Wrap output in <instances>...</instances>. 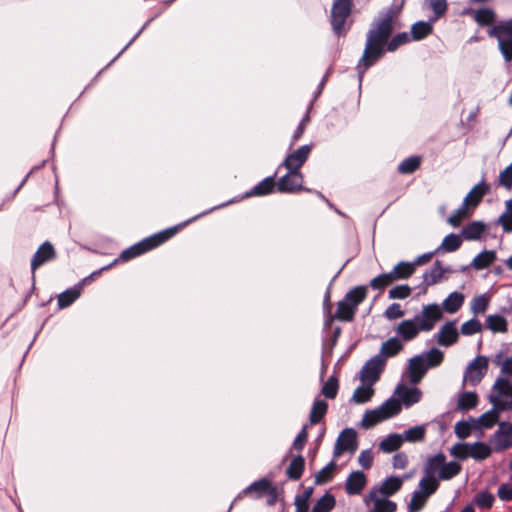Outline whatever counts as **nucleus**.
Here are the masks:
<instances>
[{
  "label": "nucleus",
  "instance_id": "nucleus-50",
  "mask_svg": "<svg viewBox=\"0 0 512 512\" xmlns=\"http://www.w3.org/2000/svg\"><path fill=\"white\" fill-rule=\"evenodd\" d=\"M473 430H477L475 423L471 421V417L467 421H458L455 424V434L460 439H465L470 436Z\"/></svg>",
  "mask_w": 512,
  "mask_h": 512
},
{
  "label": "nucleus",
  "instance_id": "nucleus-62",
  "mask_svg": "<svg viewBox=\"0 0 512 512\" xmlns=\"http://www.w3.org/2000/svg\"><path fill=\"white\" fill-rule=\"evenodd\" d=\"M498 185L507 190L512 189V163L500 172L498 176Z\"/></svg>",
  "mask_w": 512,
  "mask_h": 512
},
{
  "label": "nucleus",
  "instance_id": "nucleus-61",
  "mask_svg": "<svg viewBox=\"0 0 512 512\" xmlns=\"http://www.w3.org/2000/svg\"><path fill=\"white\" fill-rule=\"evenodd\" d=\"M425 1L429 3V7L434 12V18L432 19V21L437 20L438 18H440L442 15L445 14V12L447 10V1L446 0H425Z\"/></svg>",
  "mask_w": 512,
  "mask_h": 512
},
{
  "label": "nucleus",
  "instance_id": "nucleus-53",
  "mask_svg": "<svg viewBox=\"0 0 512 512\" xmlns=\"http://www.w3.org/2000/svg\"><path fill=\"white\" fill-rule=\"evenodd\" d=\"M493 362L500 367L501 374L505 377L512 376V356L503 359V353L499 352L495 355Z\"/></svg>",
  "mask_w": 512,
  "mask_h": 512
},
{
  "label": "nucleus",
  "instance_id": "nucleus-20",
  "mask_svg": "<svg viewBox=\"0 0 512 512\" xmlns=\"http://www.w3.org/2000/svg\"><path fill=\"white\" fill-rule=\"evenodd\" d=\"M366 485V476L361 471L352 472L346 480L345 491L348 495H358Z\"/></svg>",
  "mask_w": 512,
  "mask_h": 512
},
{
  "label": "nucleus",
  "instance_id": "nucleus-31",
  "mask_svg": "<svg viewBox=\"0 0 512 512\" xmlns=\"http://www.w3.org/2000/svg\"><path fill=\"white\" fill-rule=\"evenodd\" d=\"M496 260L494 250H484L475 256L471 266L476 270H482L489 267Z\"/></svg>",
  "mask_w": 512,
  "mask_h": 512
},
{
  "label": "nucleus",
  "instance_id": "nucleus-5",
  "mask_svg": "<svg viewBox=\"0 0 512 512\" xmlns=\"http://www.w3.org/2000/svg\"><path fill=\"white\" fill-rule=\"evenodd\" d=\"M488 401L502 412L512 410V384L507 378L499 376L495 380Z\"/></svg>",
  "mask_w": 512,
  "mask_h": 512
},
{
  "label": "nucleus",
  "instance_id": "nucleus-51",
  "mask_svg": "<svg viewBox=\"0 0 512 512\" xmlns=\"http://www.w3.org/2000/svg\"><path fill=\"white\" fill-rule=\"evenodd\" d=\"M335 506V499L331 494H324L313 506L312 512H330Z\"/></svg>",
  "mask_w": 512,
  "mask_h": 512
},
{
  "label": "nucleus",
  "instance_id": "nucleus-7",
  "mask_svg": "<svg viewBox=\"0 0 512 512\" xmlns=\"http://www.w3.org/2000/svg\"><path fill=\"white\" fill-rule=\"evenodd\" d=\"M401 411V404L394 398L386 400L378 408L366 411L362 419L364 428H371L376 424L397 415Z\"/></svg>",
  "mask_w": 512,
  "mask_h": 512
},
{
  "label": "nucleus",
  "instance_id": "nucleus-12",
  "mask_svg": "<svg viewBox=\"0 0 512 512\" xmlns=\"http://www.w3.org/2000/svg\"><path fill=\"white\" fill-rule=\"evenodd\" d=\"M311 149V145H303L296 151L289 153L280 165L279 169L281 167H285L289 171L300 172V168L308 159Z\"/></svg>",
  "mask_w": 512,
  "mask_h": 512
},
{
  "label": "nucleus",
  "instance_id": "nucleus-45",
  "mask_svg": "<svg viewBox=\"0 0 512 512\" xmlns=\"http://www.w3.org/2000/svg\"><path fill=\"white\" fill-rule=\"evenodd\" d=\"M478 395L475 392H463L459 395L457 408L461 411H468L476 407Z\"/></svg>",
  "mask_w": 512,
  "mask_h": 512
},
{
  "label": "nucleus",
  "instance_id": "nucleus-11",
  "mask_svg": "<svg viewBox=\"0 0 512 512\" xmlns=\"http://www.w3.org/2000/svg\"><path fill=\"white\" fill-rule=\"evenodd\" d=\"M358 448L356 432L352 428L344 429L334 447V457H339L343 452H349L353 454Z\"/></svg>",
  "mask_w": 512,
  "mask_h": 512
},
{
  "label": "nucleus",
  "instance_id": "nucleus-64",
  "mask_svg": "<svg viewBox=\"0 0 512 512\" xmlns=\"http://www.w3.org/2000/svg\"><path fill=\"white\" fill-rule=\"evenodd\" d=\"M394 281H392L389 272L378 275L370 281V287L376 290H381L386 286H389Z\"/></svg>",
  "mask_w": 512,
  "mask_h": 512
},
{
  "label": "nucleus",
  "instance_id": "nucleus-1",
  "mask_svg": "<svg viewBox=\"0 0 512 512\" xmlns=\"http://www.w3.org/2000/svg\"><path fill=\"white\" fill-rule=\"evenodd\" d=\"M402 5L392 4L381 10L366 33V43L362 57L358 61L357 71L360 81L364 73L373 66L385 52H394L412 39L408 32H401L391 37L395 29L401 28L399 16Z\"/></svg>",
  "mask_w": 512,
  "mask_h": 512
},
{
  "label": "nucleus",
  "instance_id": "nucleus-58",
  "mask_svg": "<svg viewBox=\"0 0 512 512\" xmlns=\"http://www.w3.org/2000/svg\"><path fill=\"white\" fill-rule=\"evenodd\" d=\"M489 305V299L486 295H479L472 300L471 311L475 315L483 314Z\"/></svg>",
  "mask_w": 512,
  "mask_h": 512
},
{
  "label": "nucleus",
  "instance_id": "nucleus-39",
  "mask_svg": "<svg viewBox=\"0 0 512 512\" xmlns=\"http://www.w3.org/2000/svg\"><path fill=\"white\" fill-rule=\"evenodd\" d=\"M461 472V465L456 461L446 462V456L443 458V466L440 473V481H447Z\"/></svg>",
  "mask_w": 512,
  "mask_h": 512
},
{
  "label": "nucleus",
  "instance_id": "nucleus-47",
  "mask_svg": "<svg viewBox=\"0 0 512 512\" xmlns=\"http://www.w3.org/2000/svg\"><path fill=\"white\" fill-rule=\"evenodd\" d=\"M374 394V390L372 385L366 384L363 386H359L355 389L352 395V401L358 404H363L368 402Z\"/></svg>",
  "mask_w": 512,
  "mask_h": 512
},
{
  "label": "nucleus",
  "instance_id": "nucleus-44",
  "mask_svg": "<svg viewBox=\"0 0 512 512\" xmlns=\"http://www.w3.org/2000/svg\"><path fill=\"white\" fill-rule=\"evenodd\" d=\"M497 223L501 225L505 233L512 232V199L505 201V210L499 216Z\"/></svg>",
  "mask_w": 512,
  "mask_h": 512
},
{
  "label": "nucleus",
  "instance_id": "nucleus-63",
  "mask_svg": "<svg viewBox=\"0 0 512 512\" xmlns=\"http://www.w3.org/2000/svg\"><path fill=\"white\" fill-rule=\"evenodd\" d=\"M411 294V288L408 285H397L389 290L390 299H405Z\"/></svg>",
  "mask_w": 512,
  "mask_h": 512
},
{
  "label": "nucleus",
  "instance_id": "nucleus-17",
  "mask_svg": "<svg viewBox=\"0 0 512 512\" xmlns=\"http://www.w3.org/2000/svg\"><path fill=\"white\" fill-rule=\"evenodd\" d=\"M398 396V402H402L406 407H410L415 403H418L421 399L422 393L418 388L407 387L399 384L395 390Z\"/></svg>",
  "mask_w": 512,
  "mask_h": 512
},
{
  "label": "nucleus",
  "instance_id": "nucleus-49",
  "mask_svg": "<svg viewBox=\"0 0 512 512\" xmlns=\"http://www.w3.org/2000/svg\"><path fill=\"white\" fill-rule=\"evenodd\" d=\"M471 207L468 206L467 204L465 205L464 202H462L461 206L456 209L448 218V223L450 225H452L453 227H458L460 226L461 222L469 217L470 213H469V209Z\"/></svg>",
  "mask_w": 512,
  "mask_h": 512
},
{
  "label": "nucleus",
  "instance_id": "nucleus-15",
  "mask_svg": "<svg viewBox=\"0 0 512 512\" xmlns=\"http://www.w3.org/2000/svg\"><path fill=\"white\" fill-rule=\"evenodd\" d=\"M55 258V250L50 242H44L37 249L31 260V270L34 274L35 270L46 262Z\"/></svg>",
  "mask_w": 512,
  "mask_h": 512
},
{
  "label": "nucleus",
  "instance_id": "nucleus-56",
  "mask_svg": "<svg viewBox=\"0 0 512 512\" xmlns=\"http://www.w3.org/2000/svg\"><path fill=\"white\" fill-rule=\"evenodd\" d=\"M338 379L335 376H330L322 386V394L328 399H334L338 392Z\"/></svg>",
  "mask_w": 512,
  "mask_h": 512
},
{
  "label": "nucleus",
  "instance_id": "nucleus-34",
  "mask_svg": "<svg viewBox=\"0 0 512 512\" xmlns=\"http://www.w3.org/2000/svg\"><path fill=\"white\" fill-rule=\"evenodd\" d=\"M402 484L403 481L401 478L396 476L388 477L383 481L379 492L386 497L392 496L401 489Z\"/></svg>",
  "mask_w": 512,
  "mask_h": 512
},
{
  "label": "nucleus",
  "instance_id": "nucleus-46",
  "mask_svg": "<svg viewBox=\"0 0 512 512\" xmlns=\"http://www.w3.org/2000/svg\"><path fill=\"white\" fill-rule=\"evenodd\" d=\"M367 295V287L366 286H357L353 289L349 290L346 293V300L352 304L354 308L357 307L364 301Z\"/></svg>",
  "mask_w": 512,
  "mask_h": 512
},
{
  "label": "nucleus",
  "instance_id": "nucleus-40",
  "mask_svg": "<svg viewBox=\"0 0 512 512\" xmlns=\"http://www.w3.org/2000/svg\"><path fill=\"white\" fill-rule=\"evenodd\" d=\"M432 29V25L429 22L418 21L411 27V39L414 41L422 40L432 32Z\"/></svg>",
  "mask_w": 512,
  "mask_h": 512
},
{
  "label": "nucleus",
  "instance_id": "nucleus-23",
  "mask_svg": "<svg viewBox=\"0 0 512 512\" xmlns=\"http://www.w3.org/2000/svg\"><path fill=\"white\" fill-rule=\"evenodd\" d=\"M403 349V343L398 337H391L387 341L383 342L380 351L377 356H381V359H385L396 356Z\"/></svg>",
  "mask_w": 512,
  "mask_h": 512
},
{
  "label": "nucleus",
  "instance_id": "nucleus-42",
  "mask_svg": "<svg viewBox=\"0 0 512 512\" xmlns=\"http://www.w3.org/2000/svg\"><path fill=\"white\" fill-rule=\"evenodd\" d=\"M429 368L438 367L444 359V353L438 348H432L419 355Z\"/></svg>",
  "mask_w": 512,
  "mask_h": 512
},
{
  "label": "nucleus",
  "instance_id": "nucleus-16",
  "mask_svg": "<svg viewBox=\"0 0 512 512\" xmlns=\"http://www.w3.org/2000/svg\"><path fill=\"white\" fill-rule=\"evenodd\" d=\"M428 369L429 367L419 355L412 357L408 365L409 382L413 385L418 384Z\"/></svg>",
  "mask_w": 512,
  "mask_h": 512
},
{
  "label": "nucleus",
  "instance_id": "nucleus-29",
  "mask_svg": "<svg viewBox=\"0 0 512 512\" xmlns=\"http://www.w3.org/2000/svg\"><path fill=\"white\" fill-rule=\"evenodd\" d=\"M486 227L481 221H472L463 227L461 235L466 240H477L484 233Z\"/></svg>",
  "mask_w": 512,
  "mask_h": 512
},
{
  "label": "nucleus",
  "instance_id": "nucleus-22",
  "mask_svg": "<svg viewBox=\"0 0 512 512\" xmlns=\"http://www.w3.org/2000/svg\"><path fill=\"white\" fill-rule=\"evenodd\" d=\"M443 453H437L429 457L423 467V473L429 477L437 478L440 482V473L443 466Z\"/></svg>",
  "mask_w": 512,
  "mask_h": 512
},
{
  "label": "nucleus",
  "instance_id": "nucleus-36",
  "mask_svg": "<svg viewBox=\"0 0 512 512\" xmlns=\"http://www.w3.org/2000/svg\"><path fill=\"white\" fill-rule=\"evenodd\" d=\"M470 457L476 461H483L487 459L493 450L488 444L484 442H475L470 444Z\"/></svg>",
  "mask_w": 512,
  "mask_h": 512
},
{
  "label": "nucleus",
  "instance_id": "nucleus-59",
  "mask_svg": "<svg viewBox=\"0 0 512 512\" xmlns=\"http://www.w3.org/2000/svg\"><path fill=\"white\" fill-rule=\"evenodd\" d=\"M481 329V322L478 319L472 318L462 324L460 331L463 335L470 336L480 332Z\"/></svg>",
  "mask_w": 512,
  "mask_h": 512
},
{
  "label": "nucleus",
  "instance_id": "nucleus-43",
  "mask_svg": "<svg viewBox=\"0 0 512 512\" xmlns=\"http://www.w3.org/2000/svg\"><path fill=\"white\" fill-rule=\"evenodd\" d=\"M271 488V482L265 478H262L246 487L243 490V494L256 493V498H260L264 493L268 492Z\"/></svg>",
  "mask_w": 512,
  "mask_h": 512
},
{
  "label": "nucleus",
  "instance_id": "nucleus-9",
  "mask_svg": "<svg viewBox=\"0 0 512 512\" xmlns=\"http://www.w3.org/2000/svg\"><path fill=\"white\" fill-rule=\"evenodd\" d=\"M490 443L495 452H503L512 448V422H499L498 429L491 436Z\"/></svg>",
  "mask_w": 512,
  "mask_h": 512
},
{
  "label": "nucleus",
  "instance_id": "nucleus-21",
  "mask_svg": "<svg viewBox=\"0 0 512 512\" xmlns=\"http://www.w3.org/2000/svg\"><path fill=\"white\" fill-rule=\"evenodd\" d=\"M489 191L488 185H486L485 181L482 180L477 185H475L470 192L463 199L465 205L471 207V209H475L478 204L481 202L484 195Z\"/></svg>",
  "mask_w": 512,
  "mask_h": 512
},
{
  "label": "nucleus",
  "instance_id": "nucleus-33",
  "mask_svg": "<svg viewBox=\"0 0 512 512\" xmlns=\"http://www.w3.org/2000/svg\"><path fill=\"white\" fill-rule=\"evenodd\" d=\"M304 467V457L301 455L294 457L286 470L287 477L291 480H299L303 474Z\"/></svg>",
  "mask_w": 512,
  "mask_h": 512
},
{
  "label": "nucleus",
  "instance_id": "nucleus-37",
  "mask_svg": "<svg viewBox=\"0 0 512 512\" xmlns=\"http://www.w3.org/2000/svg\"><path fill=\"white\" fill-rule=\"evenodd\" d=\"M461 244V236L450 233L443 239L441 245L436 248V252H454L460 248Z\"/></svg>",
  "mask_w": 512,
  "mask_h": 512
},
{
  "label": "nucleus",
  "instance_id": "nucleus-10",
  "mask_svg": "<svg viewBox=\"0 0 512 512\" xmlns=\"http://www.w3.org/2000/svg\"><path fill=\"white\" fill-rule=\"evenodd\" d=\"M385 365V359H381V356H373L363 365L362 369L360 370V380L364 384L373 385L379 380Z\"/></svg>",
  "mask_w": 512,
  "mask_h": 512
},
{
  "label": "nucleus",
  "instance_id": "nucleus-57",
  "mask_svg": "<svg viewBox=\"0 0 512 512\" xmlns=\"http://www.w3.org/2000/svg\"><path fill=\"white\" fill-rule=\"evenodd\" d=\"M469 443H456L450 449V454L460 460L470 457Z\"/></svg>",
  "mask_w": 512,
  "mask_h": 512
},
{
  "label": "nucleus",
  "instance_id": "nucleus-25",
  "mask_svg": "<svg viewBox=\"0 0 512 512\" xmlns=\"http://www.w3.org/2000/svg\"><path fill=\"white\" fill-rule=\"evenodd\" d=\"M87 279H84L81 283L75 285L72 288H69L59 294L58 296V306L60 308H66L70 306L81 294L83 283Z\"/></svg>",
  "mask_w": 512,
  "mask_h": 512
},
{
  "label": "nucleus",
  "instance_id": "nucleus-26",
  "mask_svg": "<svg viewBox=\"0 0 512 512\" xmlns=\"http://www.w3.org/2000/svg\"><path fill=\"white\" fill-rule=\"evenodd\" d=\"M415 269L411 262L401 261L389 272L392 281H399L408 279L413 273Z\"/></svg>",
  "mask_w": 512,
  "mask_h": 512
},
{
  "label": "nucleus",
  "instance_id": "nucleus-48",
  "mask_svg": "<svg viewBox=\"0 0 512 512\" xmlns=\"http://www.w3.org/2000/svg\"><path fill=\"white\" fill-rule=\"evenodd\" d=\"M425 425H417L414 427L409 428L404 432L402 435L403 441L415 443V442H421L425 438Z\"/></svg>",
  "mask_w": 512,
  "mask_h": 512
},
{
  "label": "nucleus",
  "instance_id": "nucleus-6",
  "mask_svg": "<svg viewBox=\"0 0 512 512\" xmlns=\"http://www.w3.org/2000/svg\"><path fill=\"white\" fill-rule=\"evenodd\" d=\"M498 40V48L506 62L512 61V19L499 22L488 30Z\"/></svg>",
  "mask_w": 512,
  "mask_h": 512
},
{
  "label": "nucleus",
  "instance_id": "nucleus-24",
  "mask_svg": "<svg viewBox=\"0 0 512 512\" xmlns=\"http://www.w3.org/2000/svg\"><path fill=\"white\" fill-rule=\"evenodd\" d=\"M450 271L447 268H443L442 263L437 260L433 266L426 270L423 274V282L425 286H432L440 282L445 272Z\"/></svg>",
  "mask_w": 512,
  "mask_h": 512
},
{
  "label": "nucleus",
  "instance_id": "nucleus-55",
  "mask_svg": "<svg viewBox=\"0 0 512 512\" xmlns=\"http://www.w3.org/2000/svg\"><path fill=\"white\" fill-rule=\"evenodd\" d=\"M428 498L424 497L423 494L419 493L416 489L412 493L411 500L408 504V512H419L427 503Z\"/></svg>",
  "mask_w": 512,
  "mask_h": 512
},
{
  "label": "nucleus",
  "instance_id": "nucleus-8",
  "mask_svg": "<svg viewBox=\"0 0 512 512\" xmlns=\"http://www.w3.org/2000/svg\"><path fill=\"white\" fill-rule=\"evenodd\" d=\"M488 366L489 360L486 356L479 355L475 357L464 371L463 384L478 385L486 375Z\"/></svg>",
  "mask_w": 512,
  "mask_h": 512
},
{
  "label": "nucleus",
  "instance_id": "nucleus-14",
  "mask_svg": "<svg viewBox=\"0 0 512 512\" xmlns=\"http://www.w3.org/2000/svg\"><path fill=\"white\" fill-rule=\"evenodd\" d=\"M459 332L455 321H447L439 329L436 341L440 346L450 347L458 341Z\"/></svg>",
  "mask_w": 512,
  "mask_h": 512
},
{
  "label": "nucleus",
  "instance_id": "nucleus-18",
  "mask_svg": "<svg viewBox=\"0 0 512 512\" xmlns=\"http://www.w3.org/2000/svg\"><path fill=\"white\" fill-rule=\"evenodd\" d=\"M501 412L499 408L492 405V408L483 413L480 417H471V421L475 423L477 430L490 429L495 424L499 423V415Z\"/></svg>",
  "mask_w": 512,
  "mask_h": 512
},
{
  "label": "nucleus",
  "instance_id": "nucleus-28",
  "mask_svg": "<svg viewBox=\"0 0 512 512\" xmlns=\"http://www.w3.org/2000/svg\"><path fill=\"white\" fill-rule=\"evenodd\" d=\"M275 176H269L255 185L249 192L246 193L245 197L251 196H263L270 194L275 187Z\"/></svg>",
  "mask_w": 512,
  "mask_h": 512
},
{
  "label": "nucleus",
  "instance_id": "nucleus-38",
  "mask_svg": "<svg viewBox=\"0 0 512 512\" xmlns=\"http://www.w3.org/2000/svg\"><path fill=\"white\" fill-rule=\"evenodd\" d=\"M403 443V437L400 434H390L385 439H383L380 444L379 448L381 451L385 453H392L394 451H397Z\"/></svg>",
  "mask_w": 512,
  "mask_h": 512
},
{
  "label": "nucleus",
  "instance_id": "nucleus-4",
  "mask_svg": "<svg viewBox=\"0 0 512 512\" xmlns=\"http://www.w3.org/2000/svg\"><path fill=\"white\" fill-rule=\"evenodd\" d=\"M353 8V0H334L331 8L330 24L335 35L345 36L351 27L348 19Z\"/></svg>",
  "mask_w": 512,
  "mask_h": 512
},
{
  "label": "nucleus",
  "instance_id": "nucleus-52",
  "mask_svg": "<svg viewBox=\"0 0 512 512\" xmlns=\"http://www.w3.org/2000/svg\"><path fill=\"white\" fill-rule=\"evenodd\" d=\"M420 157L411 156L404 159L398 166V171L401 174H411L420 167Z\"/></svg>",
  "mask_w": 512,
  "mask_h": 512
},
{
  "label": "nucleus",
  "instance_id": "nucleus-54",
  "mask_svg": "<svg viewBox=\"0 0 512 512\" xmlns=\"http://www.w3.org/2000/svg\"><path fill=\"white\" fill-rule=\"evenodd\" d=\"M495 501V497L488 491H481L477 493L473 499V502L480 509H491Z\"/></svg>",
  "mask_w": 512,
  "mask_h": 512
},
{
  "label": "nucleus",
  "instance_id": "nucleus-41",
  "mask_svg": "<svg viewBox=\"0 0 512 512\" xmlns=\"http://www.w3.org/2000/svg\"><path fill=\"white\" fill-rule=\"evenodd\" d=\"M486 327L494 333H504L508 330V323L503 316L494 314L487 316Z\"/></svg>",
  "mask_w": 512,
  "mask_h": 512
},
{
  "label": "nucleus",
  "instance_id": "nucleus-2",
  "mask_svg": "<svg viewBox=\"0 0 512 512\" xmlns=\"http://www.w3.org/2000/svg\"><path fill=\"white\" fill-rule=\"evenodd\" d=\"M441 318L442 310L436 303L424 305L421 312L412 319L403 320L397 325L395 328L396 337L402 343L409 342L415 339L421 331H431Z\"/></svg>",
  "mask_w": 512,
  "mask_h": 512
},
{
  "label": "nucleus",
  "instance_id": "nucleus-30",
  "mask_svg": "<svg viewBox=\"0 0 512 512\" xmlns=\"http://www.w3.org/2000/svg\"><path fill=\"white\" fill-rule=\"evenodd\" d=\"M439 481L437 478L429 477L428 475H423L418 483V491L423 494L424 497L428 498L433 495L439 488Z\"/></svg>",
  "mask_w": 512,
  "mask_h": 512
},
{
  "label": "nucleus",
  "instance_id": "nucleus-60",
  "mask_svg": "<svg viewBox=\"0 0 512 512\" xmlns=\"http://www.w3.org/2000/svg\"><path fill=\"white\" fill-rule=\"evenodd\" d=\"M336 464L331 461L328 463L325 467H323L315 477V482L317 484H323L331 480L332 478V471L335 468Z\"/></svg>",
  "mask_w": 512,
  "mask_h": 512
},
{
  "label": "nucleus",
  "instance_id": "nucleus-32",
  "mask_svg": "<svg viewBox=\"0 0 512 512\" xmlns=\"http://www.w3.org/2000/svg\"><path fill=\"white\" fill-rule=\"evenodd\" d=\"M464 302V296L460 292H452L442 303V309L447 313L457 312Z\"/></svg>",
  "mask_w": 512,
  "mask_h": 512
},
{
  "label": "nucleus",
  "instance_id": "nucleus-27",
  "mask_svg": "<svg viewBox=\"0 0 512 512\" xmlns=\"http://www.w3.org/2000/svg\"><path fill=\"white\" fill-rule=\"evenodd\" d=\"M469 14L480 26H488L495 22L496 14L490 8L470 10Z\"/></svg>",
  "mask_w": 512,
  "mask_h": 512
},
{
  "label": "nucleus",
  "instance_id": "nucleus-19",
  "mask_svg": "<svg viewBox=\"0 0 512 512\" xmlns=\"http://www.w3.org/2000/svg\"><path fill=\"white\" fill-rule=\"evenodd\" d=\"M349 300H346V295L344 298L338 302L337 304V310L334 316H331L326 321V326H329L333 319H338L345 322H350L354 319L356 308L352 306L351 303L348 302Z\"/></svg>",
  "mask_w": 512,
  "mask_h": 512
},
{
  "label": "nucleus",
  "instance_id": "nucleus-13",
  "mask_svg": "<svg viewBox=\"0 0 512 512\" xmlns=\"http://www.w3.org/2000/svg\"><path fill=\"white\" fill-rule=\"evenodd\" d=\"M303 174L301 172H294L287 170V173L280 177L277 182V189L282 193H294L301 190H306L302 186Z\"/></svg>",
  "mask_w": 512,
  "mask_h": 512
},
{
  "label": "nucleus",
  "instance_id": "nucleus-3",
  "mask_svg": "<svg viewBox=\"0 0 512 512\" xmlns=\"http://www.w3.org/2000/svg\"><path fill=\"white\" fill-rule=\"evenodd\" d=\"M177 231H178V226H175V227H171L166 230H163V231H161L157 234H154L148 238H145L144 240L123 250L121 252V254L119 255V257L117 259H115L111 264L94 272L91 276L100 274L102 271L109 269L115 263H117L119 261L125 262L128 260H131L137 256H140V255L158 247L159 245L163 244L168 239H170Z\"/></svg>",
  "mask_w": 512,
  "mask_h": 512
},
{
  "label": "nucleus",
  "instance_id": "nucleus-35",
  "mask_svg": "<svg viewBox=\"0 0 512 512\" xmlns=\"http://www.w3.org/2000/svg\"><path fill=\"white\" fill-rule=\"evenodd\" d=\"M328 404L321 399H315L309 414V421L312 425L319 423L325 416Z\"/></svg>",
  "mask_w": 512,
  "mask_h": 512
}]
</instances>
